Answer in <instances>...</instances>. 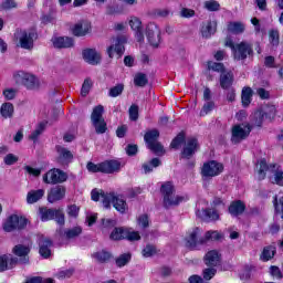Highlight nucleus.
<instances>
[{
	"mask_svg": "<svg viewBox=\"0 0 283 283\" xmlns=\"http://www.w3.org/2000/svg\"><path fill=\"white\" fill-rule=\"evenodd\" d=\"M124 240H128L129 242H135L136 240H140V233L134 231L132 229L125 228Z\"/></svg>",
	"mask_w": 283,
	"mask_h": 283,
	"instance_id": "obj_48",
	"label": "nucleus"
},
{
	"mask_svg": "<svg viewBox=\"0 0 283 283\" xmlns=\"http://www.w3.org/2000/svg\"><path fill=\"white\" fill-rule=\"evenodd\" d=\"M149 83V80H147V75L145 73H137L134 77V84L137 87H145Z\"/></svg>",
	"mask_w": 283,
	"mask_h": 283,
	"instance_id": "obj_45",
	"label": "nucleus"
},
{
	"mask_svg": "<svg viewBox=\"0 0 283 283\" xmlns=\"http://www.w3.org/2000/svg\"><path fill=\"white\" fill-rule=\"evenodd\" d=\"M270 43L272 45H280V32L277 30H271L269 32Z\"/></svg>",
	"mask_w": 283,
	"mask_h": 283,
	"instance_id": "obj_55",
	"label": "nucleus"
},
{
	"mask_svg": "<svg viewBox=\"0 0 283 283\" xmlns=\"http://www.w3.org/2000/svg\"><path fill=\"white\" fill-rule=\"evenodd\" d=\"M3 96L7 101H13V98L17 96V90L7 88L3 91Z\"/></svg>",
	"mask_w": 283,
	"mask_h": 283,
	"instance_id": "obj_62",
	"label": "nucleus"
},
{
	"mask_svg": "<svg viewBox=\"0 0 283 283\" xmlns=\"http://www.w3.org/2000/svg\"><path fill=\"white\" fill-rule=\"evenodd\" d=\"M161 163L160 159L154 158L148 163L143 164V170L145 174H151L156 167H160Z\"/></svg>",
	"mask_w": 283,
	"mask_h": 283,
	"instance_id": "obj_40",
	"label": "nucleus"
},
{
	"mask_svg": "<svg viewBox=\"0 0 283 283\" xmlns=\"http://www.w3.org/2000/svg\"><path fill=\"white\" fill-rule=\"evenodd\" d=\"M142 253L144 258H151L158 253V250H156V245L148 244L144 248Z\"/></svg>",
	"mask_w": 283,
	"mask_h": 283,
	"instance_id": "obj_53",
	"label": "nucleus"
},
{
	"mask_svg": "<svg viewBox=\"0 0 283 283\" xmlns=\"http://www.w3.org/2000/svg\"><path fill=\"white\" fill-rule=\"evenodd\" d=\"M2 10H12V8H17V2L14 0H4L1 3Z\"/></svg>",
	"mask_w": 283,
	"mask_h": 283,
	"instance_id": "obj_64",
	"label": "nucleus"
},
{
	"mask_svg": "<svg viewBox=\"0 0 283 283\" xmlns=\"http://www.w3.org/2000/svg\"><path fill=\"white\" fill-rule=\"evenodd\" d=\"M94 85V82H92L91 78L84 80V83L82 85L81 95L87 96L90 94V90H92V86Z\"/></svg>",
	"mask_w": 283,
	"mask_h": 283,
	"instance_id": "obj_51",
	"label": "nucleus"
},
{
	"mask_svg": "<svg viewBox=\"0 0 283 283\" xmlns=\"http://www.w3.org/2000/svg\"><path fill=\"white\" fill-rule=\"evenodd\" d=\"M224 171V165L217 160H210L203 164L201 168L202 178H216V176H220Z\"/></svg>",
	"mask_w": 283,
	"mask_h": 283,
	"instance_id": "obj_6",
	"label": "nucleus"
},
{
	"mask_svg": "<svg viewBox=\"0 0 283 283\" xmlns=\"http://www.w3.org/2000/svg\"><path fill=\"white\" fill-rule=\"evenodd\" d=\"M213 107H216V104L213 102H207L200 112V116H207L209 112H213Z\"/></svg>",
	"mask_w": 283,
	"mask_h": 283,
	"instance_id": "obj_59",
	"label": "nucleus"
},
{
	"mask_svg": "<svg viewBox=\"0 0 283 283\" xmlns=\"http://www.w3.org/2000/svg\"><path fill=\"white\" fill-rule=\"evenodd\" d=\"M128 23L132 30L135 32V38L138 43H143L145 41V33L143 32V22L140 19L137 17H132Z\"/></svg>",
	"mask_w": 283,
	"mask_h": 283,
	"instance_id": "obj_15",
	"label": "nucleus"
},
{
	"mask_svg": "<svg viewBox=\"0 0 283 283\" xmlns=\"http://www.w3.org/2000/svg\"><path fill=\"white\" fill-rule=\"evenodd\" d=\"M218 30V23L216 21H208L201 25V35L203 39H210Z\"/></svg>",
	"mask_w": 283,
	"mask_h": 283,
	"instance_id": "obj_23",
	"label": "nucleus"
},
{
	"mask_svg": "<svg viewBox=\"0 0 283 283\" xmlns=\"http://www.w3.org/2000/svg\"><path fill=\"white\" fill-rule=\"evenodd\" d=\"M82 56L90 65H98L101 63V53L96 49H85L82 52Z\"/></svg>",
	"mask_w": 283,
	"mask_h": 283,
	"instance_id": "obj_18",
	"label": "nucleus"
},
{
	"mask_svg": "<svg viewBox=\"0 0 283 283\" xmlns=\"http://www.w3.org/2000/svg\"><path fill=\"white\" fill-rule=\"evenodd\" d=\"M198 151V139L196 138H189L185 143L182 153H181V158H185L186 160H189L193 154Z\"/></svg>",
	"mask_w": 283,
	"mask_h": 283,
	"instance_id": "obj_16",
	"label": "nucleus"
},
{
	"mask_svg": "<svg viewBox=\"0 0 283 283\" xmlns=\"http://www.w3.org/2000/svg\"><path fill=\"white\" fill-rule=\"evenodd\" d=\"M111 240H125V228H115L111 233Z\"/></svg>",
	"mask_w": 283,
	"mask_h": 283,
	"instance_id": "obj_49",
	"label": "nucleus"
},
{
	"mask_svg": "<svg viewBox=\"0 0 283 283\" xmlns=\"http://www.w3.org/2000/svg\"><path fill=\"white\" fill-rule=\"evenodd\" d=\"M129 260H132V254L129 253H124L122 255H119L117 259H116V265L119 266V268H123L125 266Z\"/></svg>",
	"mask_w": 283,
	"mask_h": 283,
	"instance_id": "obj_50",
	"label": "nucleus"
},
{
	"mask_svg": "<svg viewBox=\"0 0 283 283\" xmlns=\"http://www.w3.org/2000/svg\"><path fill=\"white\" fill-rule=\"evenodd\" d=\"M55 150L57 154V163L60 165H70V161L74 158L72 151L63 146H56Z\"/></svg>",
	"mask_w": 283,
	"mask_h": 283,
	"instance_id": "obj_19",
	"label": "nucleus"
},
{
	"mask_svg": "<svg viewBox=\"0 0 283 283\" xmlns=\"http://www.w3.org/2000/svg\"><path fill=\"white\" fill-rule=\"evenodd\" d=\"M128 114L132 120H138V106L133 104L129 107Z\"/></svg>",
	"mask_w": 283,
	"mask_h": 283,
	"instance_id": "obj_63",
	"label": "nucleus"
},
{
	"mask_svg": "<svg viewBox=\"0 0 283 283\" xmlns=\"http://www.w3.org/2000/svg\"><path fill=\"white\" fill-rule=\"evenodd\" d=\"M93 260H95V262H99V264H105V262H109L112 254L105 250H101L97 252H94L92 254Z\"/></svg>",
	"mask_w": 283,
	"mask_h": 283,
	"instance_id": "obj_32",
	"label": "nucleus"
},
{
	"mask_svg": "<svg viewBox=\"0 0 283 283\" xmlns=\"http://www.w3.org/2000/svg\"><path fill=\"white\" fill-rule=\"evenodd\" d=\"M223 235L219 231L210 230L206 232L203 241L205 242H216L218 240H222Z\"/></svg>",
	"mask_w": 283,
	"mask_h": 283,
	"instance_id": "obj_44",
	"label": "nucleus"
},
{
	"mask_svg": "<svg viewBox=\"0 0 283 283\" xmlns=\"http://www.w3.org/2000/svg\"><path fill=\"white\" fill-rule=\"evenodd\" d=\"M160 191L164 197V207L167 209H169V207H178V205L185 200V197L174 193L175 190L171 182L161 185Z\"/></svg>",
	"mask_w": 283,
	"mask_h": 283,
	"instance_id": "obj_4",
	"label": "nucleus"
},
{
	"mask_svg": "<svg viewBox=\"0 0 283 283\" xmlns=\"http://www.w3.org/2000/svg\"><path fill=\"white\" fill-rule=\"evenodd\" d=\"M224 46L230 48L237 61H244L248 56H253V44L251 42L242 41L234 44L231 38H227Z\"/></svg>",
	"mask_w": 283,
	"mask_h": 283,
	"instance_id": "obj_2",
	"label": "nucleus"
},
{
	"mask_svg": "<svg viewBox=\"0 0 283 283\" xmlns=\"http://www.w3.org/2000/svg\"><path fill=\"white\" fill-rule=\"evenodd\" d=\"M14 36L22 50H32V48H34V41H36V31L19 30L15 32Z\"/></svg>",
	"mask_w": 283,
	"mask_h": 283,
	"instance_id": "obj_5",
	"label": "nucleus"
},
{
	"mask_svg": "<svg viewBox=\"0 0 283 283\" xmlns=\"http://www.w3.org/2000/svg\"><path fill=\"white\" fill-rule=\"evenodd\" d=\"M125 43H127V38L118 36L113 39L112 45L107 49V54L109 59H114V54H118V56H123L125 52Z\"/></svg>",
	"mask_w": 283,
	"mask_h": 283,
	"instance_id": "obj_11",
	"label": "nucleus"
},
{
	"mask_svg": "<svg viewBox=\"0 0 283 283\" xmlns=\"http://www.w3.org/2000/svg\"><path fill=\"white\" fill-rule=\"evenodd\" d=\"M44 196H45V189H38V190L32 189L27 193V203L36 205L39 200H43Z\"/></svg>",
	"mask_w": 283,
	"mask_h": 283,
	"instance_id": "obj_24",
	"label": "nucleus"
},
{
	"mask_svg": "<svg viewBox=\"0 0 283 283\" xmlns=\"http://www.w3.org/2000/svg\"><path fill=\"white\" fill-rule=\"evenodd\" d=\"M277 168V165L273 164V165H266V160L261 159L259 161V164L256 165V169L259 171V179L260 180H264V178H266V171H269V169H272V171H274V169Z\"/></svg>",
	"mask_w": 283,
	"mask_h": 283,
	"instance_id": "obj_28",
	"label": "nucleus"
},
{
	"mask_svg": "<svg viewBox=\"0 0 283 283\" xmlns=\"http://www.w3.org/2000/svg\"><path fill=\"white\" fill-rule=\"evenodd\" d=\"M116 171H120V161L108 160L102 163V174H114Z\"/></svg>",
	"mask_w": 283,
	"mask_h": 283,
	"instance_id": "obj_26",
	"label": "nucleus"
},
{
	"mask_svg": "<svg viewBox=\"0 0 283 283\" xmlns=\"http://www.w3.org/2000/svg\"><path fill=\"white\" fill-rule=\"evenodd\" d=\"M251 134V124H239L232 127V143H241Z\"/></svg>",
	"mask_w": 283,
	"mask_h": 283,
	"instance_id": "obj_10",
	"label": "nucleus"
},
{
	"mask_svg": "<svg viewBox=\"0 0 283 283\" xmlns=\"http://www.w3.org/2000/svg\"><path fill=\"white\" fill-rule=\"evenodd\" d=\"M137 224L142 229H147V227H149V217H147V214L139 216L137 219Z\"/></svg>",
	"mask_w": 283,
	"mask_h": 283,
	"instance_id": "obj_58",
	"label": "nucleus"
},
{
	"mask_svg": "<svg viewBox=\"0 0 283 283\" xmlns=\"http://www.w3.org/2000/svg\"><path fill=\"white\" fill-rule=\"evenodd\" d=\"M252 96H253V90H251V87H244L242 90L241 101H242L243 107H249V105H251Z\"/></svg>",
	"mask_w": 283,
	"mask_h": 283,
	"instance_id": "obj_36",
	"label": "nucleus"
},
{
	"mask_svg": "<svg viewBox=\"0 0 283 283\" xmlns=\"http://www.w3.org/2000/svg\"><path fill=\"white\" fill-rule=\"evenodd\" d=\"M273 205L276 213H281V218L283 220V197H281L279 200L277 197H274Z\"/></svg>",
	"mask_w": 283,
	"mask_h": 283,
	"instance_id": "obj_57",
	"label": "nucleus"
},
{
	"mask_svg": "<svg viewBox=\"0 0 283 283\" xmlns=\"http://www.w3.org/2000/svg\"><path fill=\"white\" fill-rule=\"evenodd\" d=\"M93 127H95L96 134H105L107 132V123L105 119H98L97 122H92Z\"/></svg>",
	"mask_w": 283,
	"mask_h": 283,
	"instance_id": "obj_47",
	"label": "nucleus"
},
{
	"mask_svg": "<svg viewBox=\"0 0 283 283\" xmlns=\"http://www.w3.org/2000/svg\"><path fill=\"white\" fill-rule=\"evenodd\" d=\"M244 209H247L244 202L234 201L229 207V213H231L232 216H241V213H244Z\"/></svg>",
	"mask_w": 283,
	"mask_h": 283,
	"instance_id": "obj_33",
	"label": "nucleus"
},
{
	"mask_svg": "<svg viewBox=\"0 0 283 283\" xmlns=\"http://www.w3.org/2000/svg\"><path fill=\"white\" fill-rule=\"evenodd\" d=\"M67 180V174L61 169L53 168L43 176V182L45 185H59Z\"/></svg>",
	"mask_w": 283,
	"mask_h": 283,
	"instance_id": "obj_9",
	"label": "nucleus"
},
{
	"mask_svg": "<svg viewBox=\"0 0 283 283\" xmlns=\"http://www.w3.org/2000/svg\"><path fill=\"white\" fill-rule=\"evenodd\" d=\"M0 114L3 118H12V114H14V106L12 103H4L0 108Z\"/></svg>",
	"mask_w": 283,
	"mask_h": 283,
	"instance_id": "obj_42",
	"label": "nucleus"
},
{
	"mask_svg": "<svg viewBox=\"0 0 283 283\" xmlns=\"http://www.w3.org/2000/svg\"><path fill=\"white\" fill-rule=\"evenodd\" d=\"M146 36L153 48H158L160 45V28L158 24L154 22L148 23L146 28Z\"/></svg>",
	"mask_w": 283,
	"mask_h": 283,
	"instance_id": "obj_12",
	"label": "nucleus"
},
{
	"mask_svg": "<svg viewBox=\"0 0 283 283\" xmlns=\"http://www.w3.org/2000/svg\"><path fill=\"white\" fill-rule=\"evenodd\" d=\"M123 90H125V86H123V84H118L109 90L108 96L116 98V96H120L123 94Z\"/></svg>",
	"mask_w": 283,
	"mask_h": 283,
	"instance_id": "obj_54",
	"label": "nucleus"
},
{
	"mask_svg": "<svg viewBox=\"0 0 283 283\" xmlns=\"http://www.w3.org/2000/svg\"><path fill=\"white\" fill-rule=\"evenodd\" d=\"M55 214H56V210H54V209H46V208L40 209V216H41L42 222H48L49 220H54Z\"/></svg>",
	"mask_w": 283,
	"mask_h": 283,
	"instance_id": "obj_43",
	"label": "nucleus"
},
{
	"mask_svg": "<svg viewBox=\"0 0 283 283\" xmlns=\"http://www.w3.org/2000/svg\"><path fill=\"white\" fill-rule=\"evenodd\" d=\"M91 197L94 202H98V200H101L105 209H109V205H113L114 209H116V211H118L119 213H125L129 209L125 197L116 192H105L103 190L95 189L92 190Z\"/></svg>",
	"mask_w": 283,
	"mask_h": 283,
	"instance_id": "obj_1",
	"label": "nucleus"
},
{
	"mask_svg": "<svg viewBox=\"0 0 283 283\" xmlns=\"http://www.w3.org/2000/svg\"><path fill=\"white\" fill-rule=\"evenodd\" d=\"M261 112L265 118H275V114H277V108L275 105H264L261 107Z\"/></svg>",
	"mask_w": 283,
	"mask_h": 283,
	"instance_id": "obj_41",
	"label": "nucleus"
},
{
	"mask_svg": "<svg viewBox=\"0 0 283 283\" xmlns=\"http://www.w3.org/2000/svg\"><path fill=\"white\" fill-rule=\"evenodd\" d=\"M196 214L201 220H220V214L213 209L197 210Z\"/></svg>",
	"mask_w": 283,
	"mask_h": 283,
	"instance_id": "obj_27",
	"label": "nucleus"
},
{
	"mask_svg": "<svg viewBox=\"0 0 283 283\" xmlns=\"http://www.w3.org/2000/svg\"><path fill=\"white\" fill-rule=\"evenodd\" d=\"M206 10H209V12H218L220 10V3L216 0H208L205 2Z\"/></svg>",
	"mask_w": 283,
	"mask_h": 283,
	"instance_id": "obj_52",
	"label": "nucleus"
},
{
	"mask_svg": "<svg viewBox=\"0 0 283 283\" xmlns=\"http://www.w3.org/2000/svg\"><path fill=\"white\" fill-rule=\"evenodd\" d=\"M13 253L14 255H18L20 259L21 264H28L29 259H28V253H30V248L23 245V244H18L13 248Z\"/></svg>",
	"mask_w": 283,
	"mask_h": 283,
	"instance_id": "obj_25",
	"label": "nucleus"
},
{
	"mask_svg": "<svg viewBox=\"0 0 283 283\" xmlns=\"http://www.w3.org/2000/svg\"><path fill=\"white\" fill-rule=\"evenodd\" d=\"M13 78L18 85H23L27 90L36 91L41 88V80L32 73L18 71L13 74Z\"/></svg>",
	"mask_w": 283,
	"mask_h": 283,
	"instance_id": "obj_3",
	"label": "nucleus"
},
{
	"mask_svg": "<svg viewBox=\"0 0 283 283\" xmlns=\"http://www.w3.org/2000/svg\"><path fill=\"white\" fill-rule=\"evenodd\" d=\"M220 85L222 90H229L231 85H233V73L231 72H223L220 76Z\"/></svg>",
	"mask_w": 283,
	"mask_h": 283,
	"instance_id": "obj_31",
	"label": "nucleus"
},
{
	"mask_svg": "<svg viewBox=\"0 0 283 283\" xmlns=\"http://www.w3.org/2000/svg\"><path fill=\"white\" fill-rule=\"evenodd\" d=\"M65 187L55 186L51 188L48 195V200L51 203L59 202V200H63L65 198Z\"/></svg>",
	"mask_w": 283,
	"mask_h": 283,
	"instance_id": "obj_21",
	"label": "nucleus"
},
{
	"mask_svg": "<svg viewBox=\"0 0 283 283\" xmlns=\"http://www.w3.org/2000/svg\"><path fill=\"white\" fill-rule=\"evenodd\" d=\"M103 114H105V108L103 107V105L95 106L91 114V123L105 120V118H103Z\"/></svg>",
	"mask_w": 283,
	"mask_h": 283,
	"instance_id": "obj_34",
	"label": "nucleus"
},
{
	"mask_svg": "<svg viewBox=\"0 0 283 283\" xmlns=\"http://www.w3.org/2000/svg\"><path fill=\"white\" fill-rule=\"evenodd\" d=\"M182 143H185V134L180 133L177 137L172 139L170 147L172 149H178V147H180Z\"/></svg>",
	"mask_w": 283,
	"mask_h": 283,
	"instance_id": "obj_56",
	"label": "nucleus"
},
{
	"mask_svg": "<svg viewBox=\"0 0 283 283\" xmlns=\"http://www.w3.org/2000/svg\"><path fill=\"white\" fill-rule=\"evenodd\" d=\"M275 247L274 245H268L263 249V252L261 254L262 262H269V260H273L275 256Z\"/></svg>",
	"mask_w": 283,
	"mask_h": 283,
	"instance_id": "obj_35",
	"label": "nucleus"
},
{
	"mask_svg": "<svg viewBox=\"0 0 283 283\" xmlns=\"http://www.w3.org/2000/svg\"><path fill=\"white\" fill-rule=\"evenodd\" d=\"M40 255L44 259H48L52 255V240L40 235L39 238Z\"/></svg>",
	"mask_w": 283,
	"mask_h": 283,
	"instance_id": "obj_20",
	"label": "nucleus"
},
{
	"mask_svg": "<svg viewBox=\"0 0 283 283\" xmlns=\"http://www.w3.org/2000/svg\"><path fill=\"white\" fill-rule=\"evenodd\" d=\"M228 32L231 34H242L244 32V23L242 22H229Z\"/></svg>",
	"mask_w": 283,
	"mask_h": 283,
	"instance_id": "obj_37",
	"label": "nucleus"
},
{
	"mask_svg": "<svg viewBox=\"0 0 283 283\" xmlns=\"http://www.w3.org/2000/svg\"><path fill=\"white\" fill-rule=\"evenodd\" d=\"M207 266H218L220 264V252L217 250L209 251L205 256Z\"/></svg>",
	"mask_w": 283,
	"mask_h": 283,
	"instance_id": "obj_29",
	"label": "nucleus"
},
{
	"mask_svg": "<svg viewBox=\"0 0 283 283\" xmlns=\"http://www.w3.org/2000/svg\"><path fill=\"white\" fill-rule=\"evenodd\" d=\"M158 136H160V133L158 130L154 129L145 134V142L147 143L148 149L150 151H154V154H157L158 156L165 154V148L163 145L156 140H158Z\"/></svg>",
	"mask_w": 283,
	"mask_h": 283,
	"instance_id": "obj_8",
	"label": "nucleus"
},
{
	"mask_svg": "<svg viewBox=\"0 0 283 283\" xmlns=\"http://www.w3.org/2000/svg\"><path fill=\"white\" fill-rule=\"evenodd\" d=\"M274 175L270 178L272 185H277L279 187H283V171L276 166L273 170Z\"/></svg>",
	"mask_w": 283,
	"mask_h": 283,
	"instance_id": "obj_39",
	"label": "nucleus"
},
{
	"mask_svg": "<svg viewBox=\"0 0 283 283\" xmlns=\"http://www.w3.org/2000/svg\"><path fill=\"white\" fill-rule=\"evenodd\" d=\"M53 48L57 50L74 48V39L67 36L52 38Z\"/></svg>",
	"mask_w": 283,
	"mask_h": 283,
	"instance_id": "obj_22",
	"label": "nucleus"
},
{
	"mask_svg": "<svg viewBox=\"0 0 283 283\" xmlns=\"http://www.w3.org/2000/svg\"><path fill=\"white\" fill-rule=\"evenodd\" d=\"M209 70H212L213 72H224V64L218 63V62H210L208 64Z\"/></svg>",
	"mask_w": 283,
	"mask_h": 283,
	"instance_id": "obj_60",
	"label": "nucleus"
},
{
	"mask_svg": "<svg viewBox=\"0 0 283 283\" xmlns=\"http://www.w3.org/2000/svg\"><path fill=\"white\" fill-rule=\"evenodd\" d=\"M201 234L202 231L199 228L192 229L186 238L187 247L193 249V247H198V244H205V239H200Z\"/></svg>",
	"mask_w": 283,
	"mask_h": 283,
	"instance_id": "obj_14",
	"label": "nucleus"
},
{
	"mask_svg": "<svg viewBox=\"0 0 283 283\" xmlns=\"http://www.w3.org/2000/svg\"><path fill=\"white\" fill-rule=\"evenodd\" d=\"M43 132H45V122H41L40 124H38L35 129L29 136V140H33V143H36V140H39V136H41Z\"/></svg>",
	"mask_w": 283,
	"mask_h": 283,
	"instance_id": "obj_38",
	"label": "nucleus"
},
{
	"mask_svg": "<svg viewBox=\"0 0 283 283\" xmlns=\"http://www.w3.org/2000/svg\"><path fill=\"white\" fill-rule=\"evenodd\" d=\"M264 113L259 108L250 116V127H262V123H264Z\"/></svg>",
	"mask_w": 283,
	"mask_h": 283,
	"instance_id": "obj_30",
	"label": "nucleus"
},
{
	"mask_svg": "<svg viewBox=\"0 0 283 283\" xmlns=\"http://www.w3.org/2000/svg\"><path fill=\"white\" fill-rule=\"evenodd\" d=\"M3 163L4 165H14L15 163H19V157H17L14 154H8L4 158H3Z\"/></svg>",
	"mask_w": 283,
	"mask_h": 283,
	"instance_id": "obj_61",
	"label": "nucleus"
},
{
	"mask_svg": "<svg viewBox=\"0 0 283 283\" xmlns=\"http://www.w3.org/2000/svg\"><path fill=\"white\" fill-rule=\"evenodd\" d=\"M25 227H28V219L17 214L10 216L3 224V229L7 231V233H12V231H20V229H25Z\"/></svg>",
	"mask_w": 283,
	"mask_h": 283,
	"instance_id": "obj_7",
	"label": "nucleus"
},
{
	"mask_svg": "<svg viewBox=\"0 0 283 283\" xmlns=\"http://www.w3.org/2000/svg\"><path fill=\"white\" fill-rule=\"evenodd\" d=\"M92 32V22L82 20L76 22L72 28L74 36H87Z\"/></svg>",
	"mask_w": 283,
	"mask_h": 283,
	"instance_id": "obj_13",
	"label": "nucleus"
},
{
	"mask_svg": "<svg viewBox=\"0 0 283 283\" xmlns=\"http://www.w3.org/2000/svg\"><path fill=\"white\" fill-rule=\"evenodd\" d=\"M81 233H83V229L81 227H75V228L65 230L64 235L67 240H74V238H78Z\"/></svg>",
	"mask_w": 283,
	"mask_h": 283,
	"instance_id": "obj_46",
	"label": "nucleus"
},
{
	"mask_svg": "<svg viewBox=\"0 0 283 283\" xmlns=\"http://www.w3.org/2000/svg\"><path fill=\"white\" fill-rule=\"evenodd\" d=\"M19 259L14 258L12 254H2L0 255V273L3 271H8L10 269H14Z\"/></svg>",
	"mask_w": 283,
	"mask_h": 283,
	"instance_id": "obj_17",
	"label": "nucleus"
}]
</instances>
